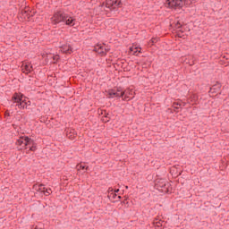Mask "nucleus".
<instances>
[{"mask_svg": "<svg viewBox=\"0 0 229 229\" xmlns=\"http://www.w3.org/2000/svg\"><path fill=\"white\" fill-rule=\"evenodd\" d=\"M22 99V95H19V93H14L12 97V101L19 105V102Z\"/></svg>", "mask_w": 229, "mask_h": 229, "instance_id": "9d476101", "label": "nucleus"}, {"mask_svg": "<svg viewBox=\"0 0 229 229\" xmlns=\"http://www.w3.org/2000/svg\"><path fill=\"white\" fill-rule=\"evenodd\" d=\"M33 144H30L27 147V149L29 148L30 151H37V145H35V140H33Z\"/></svg>", "mask_w": 229, "mask_h": 229, "instance_id": "2eb2a0df", "label": "nucleus"}, {"mask_svg": "<svg viewBox=\"0 0 229 229\" xmlns=\"http://www.w3.org/2000/svg\"><path fill=\"white\" fill-rule=\"evenodd\" d=\"M217 89H212L211 88H210V89H209V93L210 94H217Z\"/></svg>", "mask_w": 229, "mask_h": 229, "instance_id": "412c9836", "label": "nucleus"}, {"mask_svg": "<svg viewBox=\"0 0 229 229\" xmlns=\"http://www.w3.org/2000/svg\"><path fill=\"white\" fill-rule=\"evenodd\" d=\"M30 105L31 104L30 101L26 102V99L22 100L21 98L19 104H16V106H18V108H20L21 110H28V106H30Z\"/></svg>", "mask_w": 229, "mask_h": 229, "instance_id": "6e6552de", "label": "nucleus"}, {"mask_svg": "<svg viewBox=\"0 0 229 229\" xmlns=\"http://www.w3.org/2000/svg\"><path fill=\"white\" fill-rule=\"evenodd\" d=\"M33 191L36 192H46V186L44 184H34Z\"/></svg>", "mask_w": 229, "mask_h": 229, "instance_id": "1a4fd4ad", "label": "nucleus"}, {"mask_svg": "<svg viewBox=\"0 0 229 229\" xmlns=\"http://www.w3.org/2000/svg\"><path fill=\"white\" fill-rule=\"evenodd\" d=\"M51 188L47 189L45 188V191H43V193L45 194V196H49L51 194Z\"/></svg>", "mask_w": 229, "mask_h": 229, "instance_id": "f3484780", "label": "nucleus"}, {"mask_svg": "<svg viewBox=\"0 0 229 229\" xmlns=\"http://www.w3.org/2000/svg\"><path fill=\"white\" fill-rule=\"evenodd\" d=\"M117 8L123 7V2L121 0H106V7L115 10Z\"/></svg>", "mask_w": 229, "mask_h": 229, "instance_id": "20e7f679", "label": "nucleus"}, {"mask_svg": "<svg viewBox=\"0 0 229 229\" xmlns=\"http://www.w3.org/2000/svg\"><path fill=\"white\" fill-rule=\"evenodd\" d=\"M119 190H116L115 192H117Z\"/></svg>", "mask_w": 229, "mask_h": 229, "instance_id": "c85d7f7f", "label": "nucleus"}, {"mask_svg": "<svg viewBox=\"0 0 229 229\" xmlns=\"http://www.w3.org/2000/svg\"><path fill=\"white\" fill-rule=\"evenodd\" d=\"M158 40H160L159 38H152L149 40V44H152V46H153V45L157 44V42H158Z\"/></svg>", "mask_w": 229, "mask_h": 229, "instance_id": "dca6fc26", "label": "nucleus"}, {"mask_svg": "<svg viewBox=\"0 0 229 229\" xmlns=\"http://www.w3.org/2000/svg\"><path fill=\"white\" fill-rule=\"evenodd\" d=\"M166 4H168L169 8H174V10H182L183 6H189V4H192V1L191 0H167Z\"/></svg>", "mask_w": 229, "mask_h": 229, "instance_id": "f03ea898", "label": "nucleus"}, {"mask_svg": "<svg viewBox=\"0 0 229 229\" xmlns=\"http://www.w3.org/2000/svg\"><path fill=\"white\" fill-rule=\"evenodd\" d=\"M20 15L21 19H27V21H30V19H31V17H33L34 14H31V12H30V10L21 9L20 11Z\"/></svg>", "mask_w": 229, "mask_h": 229, "instance_id": "423d86ee", "label": "nucleus"}, {"mask_svg": "<svg viewBox=\"0 0 229 229\" xmlns=\"http://www.w3.org/2000/svg\"><path fill=\"white\" fill-rule=\"evenodd\" d=\"M221 83L219 81H216V83L215 85H213L210 89L211 90H216L219 92V90H221Z\"/></svg>", "mask_w": 229, "mask_h": 229, "instance_id": "ddd939ff", "label": "nucleus"}, {"mask_svg": "<svg viewBox=\"0 0 229 229\" xmlns=\"http://www.w3.org/2000/svg\"><path fill=\"white\" fill-rule=\"evenodd\" d=\"M106 93L109 95V98H117L118 99L123 98V94H119L117 93V91H115V89H110L106 91Z\"/></svg>", "mask_w": 229, "mask_h": 229, "instance_id": "0eeeda50", "label": "nucleus"}, {"mask_svg": "<svg viewBox=\"0 0 229 229\" xmlns=\"http://www.w3.org/2000/svg\"><path fill=\"white\" fill-rule=\"evenodd\" d=\"M125 189H128V186H125Z\"/></svg>", "mask_w": 229, "mask_h": 229, "instance_id": "cd10ccee", "label": "nucleus"}, {"mask_svg": "<svg viewBox=\"0 0 229 229\" xmlns=\"http://www.w3.org/2000/svg\"><path fill=\"white\" fill-rule=\"evenodd\" d=\"M79 169H82V171H85V169H89V166H85L83 165H80Z\"/></svg>", "mask_w": 229, "mask_h": 229, "instance_id": "aec40b11", "label": "nucleus"}, {"mask_svg": "<svg viewBox=\"0 0 229 229\" xmlns=\"http://www.w3.org/2000/svg\"><path fill=\"white\" fill-rule=\"evenodd\" d=\"M175 28L176 30H180L182 28V23H180V21H177V23H175Z\"/></svg>", "mask_w": 229, "mask_h": 229, "instance_id": "6ab92c4d", "label": "nucleus"}, {"mask_svg": "<svg viewBox=\"0 0 229 229\" xmlns=\"http://www.w3.org/2000/svg\"><path fill=\"white\" fill-rule=\"evenodd\" d=\"M108 51H110V48H106V55L108 53Z\"/></svg>", "mask_w": 229, "mask_h": 229, "instance_id": "5701e85b", "label": "nucleus"}, {"mask_svg": "<svg viewBox=\"0 0 229 229\" xmlns=\"http://www.w3.org/2000/svg\"><path fill=\"white\" fill-rule=\"evenodd\" d=\"M174 105H177V106L179 105V106H182V105H181V104H178V103H174Z\"/></svg>", "mask_w": 229, "mask_h": 229, "instance_id": "b1692460", "label": "nucleus"}, {"mask_svg": "<svg viewBox=\"0 0 229 229\" xmlns=\"http://www.w3.org/2000/svg\"><path fill=\"white\" fill-rule=\"evenodd\" d=\"M93 51L98 55H101V56H106V47L105 46L98 45L94 47Z\"/></svg>", "mask_w": 229, "mask_h": 229, "instance_id": "39448f33", "label": "nucleus"}, {"mask_svg": "<svg viewBox=\"0 0 229 229\" xmlns=\"http://www.w3.org/2000/svg\"><path fill=\"white\" fill-rule=\"evenodd\" d=\"M119 199H121V196H118Z\"/></svg>", "mask_w": 229, "mask_h": 229, "instance_id": "c756f323", "label": "nucleus"}, {"mask_svg": "<svg viewBox=\"0 0 229 229\" xmlns=\"http://www.w3.org/2000/svg\"><path fill=\"white\" fill-rule=\"evenodd\" d=\"M174 108H175L176 110H178V107L174 106Z\"/></svg>", "mask_w": 229, "mask_h": 229, "instance_id": "bb28decb", "label": "nucleus"}, {"mask_svg": "<svg viewBox=\"0 0 229 229\" xmlns=\"http://www.w3.org/2000/svg\"><path fill=\"white\" fill-rule=\"evenodd\" d=\"M53 60H55V62H58L60 60V55H53Z\"/></svg>", "mask_w": 229, "mask_h": 229, "instance_id": "a211bd4d", "label": "nucleus"}, {"mask_svg": "<svg viewBox=\"0 0 229 229\" xmlns=\"http://www.w3.org/2000/svg\"><path fill=\"white\" fill-rule=\"evenodd\" d=\"M115 92H117V94H122V98H124L125 91L123 89V88L117 87L115 89Z\"/></svg>", "mask_w": 229, "mask_h": 229, "instance_id": "4468645a", "label": "nucleus"}, {"mask_svg": "<svg viewBox=\"0 0 229 229\" xmlns=\"http://www.w3.org/2000/svg\"><path fill=\"white\" fill-rule=\"evenodd\" d=\"M105 117H108V114H106L105 115Z\"/></svg>", "mask_w": 229, "mask_h": 229, "instance_id": "a878e982", "label": "nucleus"}, {"mask_svg": "<svg viewBox=\"0 0 229 229\" xmlns=\"http://www.w3.org/2000/svg\"><path fill=\"white\" fill-rule=\"evenodd\" d=\"M53 26H56L60 24V22H64L66 26H75L76 19L72 17L71 15L64 13L63 11H57L54 13L53 17L51 18Z\"/></svg>", "mask_w": 229, "mask_h": 229, "instance_id": "f257e3e1", "label": "nucleus"}, {"mask_svg": "<svg viewBox=\"0 0 229 229\" xmlns=\"http://www.w3.org/2000/svg\"><path fill=\"white\" fill-rule=\"evenodd\" d=\"M134 55H136V56L138 55L137 51L134 52Z\"/></svg>", "mask_w": 229, "mask_h": 229, "instance_id": "393cba45", "label": "nucleus"}, {"mask_svg": "<svg viewBox=\"0 0 229 229\" xmlns=\"http://www.w3.org/2000/svg\"><path fill=\"white\" fill-rule=\"evenodd\" d=\"M122 98L123 101H128V96H126V95L125 96L123 95V97Z\"/></svg>", "mask_w": 229, "mask_h": 229, "instance_id": "4be33fe9", "label": "nucleus"}, {"mask_svg": "<svg viewBox=\"0 0 229 229\" xmlns=\"http://www.w3.org/2000/svg\"><path fill=\"white\" fill-rule=\"evenodd\" d=\"M32 69H33V66L26 64V65L22 68V72H24L25 74H30V72H31V70H32Z\"/></svg>", "mask_w": 229, "mask_h": 229, "instance_id": "f8f14e48", "label": "nucleus"}, {"mask_svg": "<svg viewBox=\"0 0 229 229\" xmlns=\"http://www.w3.org/2000/svg\"><path fill=\"white\" fill-rule=\"evenodd\" d=\"M62 51L66 55H71V53H72V47H71V45H64L62 47Z\"/></svg>", "mask_w": 229, "mask_h": 229, "instance_id": "9b49d317", "label": "nucleus"}, {"mask_svg": "<svg viewBox=\"0 0 229 229\" xmlns=\"http://www.w3.org/2000/svg\"><path fill=\"white\" fill-rule=\"evenodd\" d=\"M17 146H22L25 149H28V147L30 144H34L33 140L28 136H21L20 139L16 141Z\"/></svg>", "mask_w": 229, "mask_h": 229, "instance_id": "7ed1b4c3", "label": "nucleus"}]
</instances>
